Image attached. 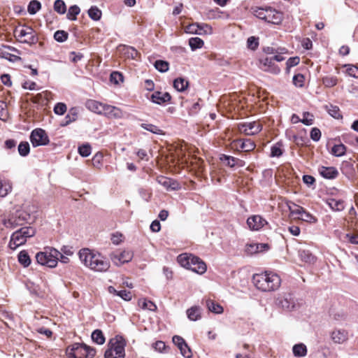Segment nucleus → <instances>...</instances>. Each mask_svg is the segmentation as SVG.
I'll list each match as a JSON object with an SVG mask.
<instances>
[{"label": "nucleus", "instance_id": "obj_34", "mask_svg": "<svg viewBox=\"0 0 358 358\" xmlns=\"http://www.w3.org/2000/svg\"><path fill=\"white\" fill-rule=\"evenodd\" d=\"M299 255L302 261L306 263L312 264L315 261V257L308 250H300Z\"/></svg>", "mask_w": 358, "mask_h": 358}, {"label": "nucleus", "instance_id": "obj_35", "mask_svg": "<svg viewBox=\"0 0 358 358\" xmlns=\"http://www.w3.org/2000/svg\"><path fill=\"white\" fill-rule=\"evenodd\" d=\"M18 261L24 267H27L31 264V259L28 252L25 250L20 252L18 254Z\"/></svg>", "mask_w": 358, "mask_h": 358}, {"label": "nucleus", "instance_id": "obj_11", "mask_svg": "<svg viewBox=\"0 0 358 358\" xmlns=\"http://www.w3.org/2000/svg\"><path fill=\"white\" fill-rule=\"evenodd\" d=\"M133 252L130 250L115 251L110 255L111 261L117 266L130 262L133 258Z\"/></svg>", "mask_w": 358, "mask_h": 358}, {"label": "nucleus", "instance_id": "obj_16", "mask_svg": "<svg viewBox=\"0 0 358 358\" xmlns=\"http://www.w3.org/2000/svg\"><path fill=\"white\" fill-rule=\"evenodd\" d=\"M331 338L335 343H344L348 339V331L341 329H334L331 334Z\"/></svg>", "mask_w": 358, "mask_h": 358}, {"label": "nucleus", "instance_id": "obj_26", "mask_svg": "<svg viewBox=\"0 0 358 358\" xmlns=\"http://www.w3.org/2000/svg\"><path fill=\"white\" fill-rule=\"evenodd\" d=\"M12 190V183L9 180L0 178V197H5Z\"/></svg>", "mask_w": 358, "mask_h": 358}, {"label": "nucleus", "instance_id": "obj_31", "mask_svg": "<svg viewBox=\"0 0 358 358\" xmlns=\"http://www.w3.org/2000/svg\"><path fill=\"white\" fill-rule=\"evenodd\" d=\"M78 117V110L76 108H72L69 110L68 114L65 117V122L62 124V126H66L70 123L76 120Z\"/></svg>", "mask_w": 358, "mask_h": 358}, {"label": "nucleus", "instance_id": "obj_28", "mask_svg": "<svg viewBox=\"0 0 358 358\" xmlns=\"http://www.w3.org/2000/svg\"><path fill=\"white\" fill-rule=\"evenodd\" d=\"M187 317L192 321H196L201 318V309L198 306H192L187 310Z\"/></svg>", "mask_w": 358, "mask_h": 358}, {"label": "nucleus", "instance_id": "obj_59", "mask_svg": "<svg viewBox=\"0 0 358 358\" xmlns=\"http://www.w3.org/2000/svg\"><path fill=\"white\" fill-rule=\"evenodd\" d=\"M301 122L306 125H311L313 124V115L308 112L303 113V119Z\"/></svg>", "mask_w": 358, "mask_h": 358}, {"label": "nucleus", "instance_id": "obj_30", "mask_svg": "<svg viewBox=\"0 0 358 358\" xmlns=\"http://www.w3.org/2000/svg\"><path fill=\"white\" fill-rule=\"evenodd\" d=\"M189 85V82L183 78H178L173 81V87L178 92L185 91Z\"/></svg>", "mask_w": 358, "mask_h": 358}, {"label": "nucleus", "instance_id": "obj_61", "mask_svg": "<svg viewBox=\"0 0 358 358\" xmlns=\"http://www.w3.org/2000/svg\"><path fill=\"white\" fill-rule=\"evenodd\" d=\"M329 114L334 118L338 119L341 117L338 107L331 105L328 108Z\"/></svg>", "mask_w": 358, "mask_h": 358}, {"label": "nucleus", "instance_id": "obj_15", "mask_svg": "<svg viewBox=\"0 0 358 358\" xmlns=\"http://www.w3.org/2000/svg\"><path fill=\"white\" fill-rule=\"evenodd\" d=\"M109 267L110 262L99 253H97L96 259H95L90 269L94 271L103 272L106 271Z\"/></svg>", "mask_w": 358, "mask_h": 358}, {"label": "nucleus", "instance_id": "obj_47", "mask_svg": "<svg viewBox=\"0 0 358 358\" xmlns=\"http://www.w3.org/2000/svg\"><path fill=\"white\" fill-rule=\"evenodd\" d=\"M220 160L223 162L227 166L233 168L236 166V157L226 155H222L220 157Z\"/></svg>", "mask_w": 358, "mask_h": 358}, {"label": "nucleus", "instance_id": "obj_14", "mask_svg": "<svg viewBox=\"0 0 358 358\" xmlns=\"http://www.w3.org/2000/svg\"><path fill=\"white\" fill-rule=\"evenodd\" d=\"M266 224V220L257 215L250 216L247 220V224L250 229L252 231H258Z\"/></svg>", "mask_w": 358, "mask_h": 358}, {"label": "nucleus", "instance_id": "obj_1", "mask_svg": "<svg viewBox=\"0 0 358 358\" xmlns=\"http://www.w3.org/2000/svg\"><path fill=\"white\" fill-rule=\"evenodd\" d=\"M252 280L255 286L262 292L277 290L281 285L280 277L271 271L255 274Z\"/></svg>", "mask_w": 358, "mask_h": 358}, {"label": "nucleus", "instance_id": "obj_12", "mask_svg": "<svg viewBox=\"0 0 358 358\" xmlns=\"http://www.w3.org/2000/svg\"><path fill=\"white\" fill-rule=\"evenodd\" d=\"M238 129L241 132L248 136H253L259 133L262 129V125L255 121L240 124Z\"/></svg>", "mask_w": 358, "mask_h": 358}, {"label": "nucleus", "instance_id": "obj_32", "mask_svg": "<svg viewBox=\"0 0 358 358\" xmlns=\"http://www.w3.org/2000/svg\"><path fill=\"white\" fill-rule=\"evenodd\" d=\"M292 351L295 357H304L307 354L306 346L303 343L294 345L293 346Z\"/></svg>", "mask_w": 358, "mask_h": 358}, {"label": "nucleus", "instance_id": "obj_19", "mask_svg": "<svg viewBox=\"0 0 358 358\" xmlns=\"http://www.w3.org/2000/svg\"><path fill=\"white\" fill-rule=\"evenodd\" d=\"M157 182L168 190H177L180 188V184L176 180L164 176L158 177Z\"/></svg>", "mask_w": 358, "mask_h": 358}, {"label": "nucleus", "instance_id": "obj_54", "mask_svg": "<svg viewBox=\"0 0 358 358\" xmlns=\"http://www.w3.org/2000/svg\"><path fill=\"white\" fill-rule=\"evenodd\" d=\"M199 28H200V24L198 23H193L189 24L185 27V31L189 34H201V31H199Z\"/></svg>", "mask_w": 358, "mask_h": 358}, {"label": "nucleus", "instance_id": "obj_56", "mask_svg": "<svg viewBox=\"0 0 358 358\" xmlns=\"http://www.w3.org/2000/svg\"><path fill=\"white\" fill-rule=\"evenodd\" d=\"M280 144L276 143L271 147V156L273 157H279L282 155V151L280 148Z\"/></svg>", "mask_w": 358, "mask_h": 358}, {"label": "nucleus", "instance_id": "obj_20", "mask_svg": "<svg viewBox=\"0 0 358 358\" xmlns=\"http://www.w3.org/2000/svg\"><path fill=\"white\" fill-rule=\"evenodd\" d=\"M26 241V238L17 230L11 235L8 245L10 249L15 250L17 247L25 243Z\"/></svg>", "mask_w": 358, "mask_h": 358}, {"label": "nucleus", "instance_id": "obj_60", "mask_svg": "<svg viewBox=\"0 0 358 358\" xmlns=\"http://www.w3.org/2000/svg\"><path fill=\"white\" fill-rule=\"evenodd\" d=\"M179 350L180 351L181 355L185 358H191L192 357V351L187 343L182 346H180Z\"/></svg>", "mask_w": 358, "mask_h": 358}, {"label": "nucleus", "instance_id": "obj_53", "mask_svg": "<svg viewBox=\"0 0 358 358\" xmlns=\"http://www.w3.org/2000/svg\"><path fill=\"white\" fill-rule=\"evenodd\" d=\"M305 78L301 73H297L294 76L292 82L296 87H302L304 85Z\"/></svg>", "mask_w": 358, "mask_h": 358}, {"label": "nucleus", "instance_id": "obj_17", "mask_svg": "<svg viewBox=\"0 0 358 358\" xmlns=\"http://www.w3.org/2000/svg\"><path fill=\"white\" fill-rule=\"evenodd\" d=\"M102 115L109 118H121L123 113L120 108L105 103Z\"/></svg>", "mask_w": 358, "mask_h": 358}, {"label": "nucleus", "instance_id": "obj_49", "mask_svg": "<svg viewBox=\"0 0 358 358\" xmlns=\"http://www.w3.org/2000/svg\"><path fill=\"white\" fill-rule=\"evenodd\" d=\"M68 33L64 30H58L54 34V38L55 41L59 43L64 42L68 38Z\"/></svg>", "mask_w": 358, "mask_h": 358}, {"label": "nucleus", "instance_id": "obj_29", "mask_svg": "<svg viewBox=\"0 0 358 358\" xmlns=\"http://www.w3.org/2000/svg\"><path fill=\"white\" fill-rule=\"evenodd\" d=\"M206 306L208 309L215 314H221L223 313V308L217 303H215L214 301L210 299H208L206 301Z\"/></svg>", "mask_w": 358, "mask_h": 358}, {"label": "nucleus", "instance_id": "obj_38", "mask_svg": "<svg viewBox=\"0 0 358 358\" xmlns=\"http://www.w3.org/2000/svg\"><path fill=\"white\" fill-rule=\"evenodd\" d=\"M122 51L128 58L131 59H136L138 54L134 48L127 45H122Z\"/></svg>", "mask_w": 358, "mask_h": 358}, {"label": "nucleus", "instance_id": "obj_51", "mask_svg": "<svg viewBox=\"0 0 358 358\" xmlns=\"http://www.w3.org/2000/svg\"><path fill=\"white\" fill-rule=\"evenodd\" d=\"M91 146L90 144L86 143L83 144L78 147V152L79 154L84 157H87L91 154Z\"/></svg>", "mask_w": 358, "mask_h": 358}, {"label": "nucleus", "instance_id": "obj_5", "mask_svg": "<svg viewBox=\"0 0 358 358\" xmlns=\"http://www.w3.org/2000/svg\"><path fill=\"white\" fill-rule=\"evenodd\" d=\"M254 15L260 20L274 24H279L283 18L282 13L271 7L256 8Z\"/></svg>", "mask_w": 358, "mask_h": 358}, {"label": "nucleus", "instance_id": "obj_42", "mask_svg": "<svg viewBox=\"0 0 358 358\" xmlns=\"http://www.w3.org/2000/svg\"><path fill=\"white\" fill-rule=\"evenodd\" d=\"M203 41L199 37H193L189 38V45L192 49V50H195L196 49L202 48L203 45Z\"/></svg>", "mask_w": 358, "mask_h": 358}, {"label": "nucleus", "instance_id": "obj_23", "mask_svg": "<svg viewBox=\"0 0 358 358\" xmlns=\"http://www.w3.org/2000/svg\"><path fill=\"white\" fill-rule=\"evenodd\" d=\"M325 203L333 211H342L345 208L344 201L342 199H335L329 197L325 200Z\"/></svg>", "mask_w": 358, "mask_h": 358}, {"label": "nucleus", "instance_id": "obj_4", "mask_svg": "<svg viewBox=\"0 0 358 358\" xmlns=\"http://www.w3.org/2000/svg\"><path fill=\"white\" fill-rule=\"evenodd\" d=\"M60 252L52 247H45L43 250L36 253V259L38 264L50 268L57 266Z\"/></svg>", "mask_w": 358, "mask_h": 358}, {"label": "nucleus", "instance_id": "obj_10", "mask_svg": "<svg viewBox=\"0 0 358 358\" xmlns=\"http://www.w3.org/2000/svg\"><path fill=\"white\" fill-rule=\"evenodd\" d=\"M276 304L283 310L292 311L296 308L294 297L291 294H284L276 299Z\"/></svg>", "mask_w": 358, "mask_h": 358}, {"label": "nucleus", "instance_id": "obj_37", "mask_svg": "<svg viewBox=\"0 0 358 358\" xmlns=\"http://www.w3.org/2000/svg\"><path fill=\"white\" fill-rule=\"evenodd\" d=\"M88 15L92 20L97 21L101 19L102 13L96 6H92L88 10Z\"/></svg>", "mask_w": 358, "mask_h": 358}, {"label": "nucleus", "instance_id": "obj_13", "mask_svg": "<svg viewBox=\"0 0 358 358\" xmlns=\"http://www.w3.org/2000/svg\"><path fill=\"white\" fill-rule=\"evenodd\" d=\"M79 258L85 266L91 268L93 263L96 259L97 253H94L88 248H83L79 251Z\"/></svg>", "mask_w": 358, "mask_h": 358}, {"label": "nucleus", "instance_id": "obj_36", "mask_svg": "<svg viewBox=\"0 0 358 358\" xmlns=\"http://www.w3.org/2000/svg\"><path fill=\"white\" fill-rule=\"evenodd\" d=\"M80 12V9L77 5L71 6L69 8L66 17L70 20H76Z\"/></svg>", "mask_w": 358, "mask_h": 358}, {"label": "nucleus", "instance_id": "obj_50", "mask_svg": "<svg viewBox=\"0 0 358 358\" xmlns=\"http://www.w3.org/2000/svg\"><path fill=\"white\" fill-rule=\"evenodd\" d=\"M30 147L28 142H21L18 145V152L22 156L25 157L29 153Z\"/></svg>", "mask_w": 358, "mask_h": 358}, {"label": "nucleus", "instance_id": "obj_55", "mask_svg": "<svg viewBox=\"0 0 358 358\" xmlns=\"http://www.w3.org/2000/svg\"><path fill=\"white\" fill-rule=\"evenodd\" d=\"M247 45L248 48L252 50H256L259 45L258 38L255 36L249 37L247 41Z\"/></svg>", "mask_w": 358, "mask_h": 358}, {"label": "nucleus", "instance_id": "obj_25", "mask_svg": "<svg viewBox=\"0 0 358 358\" xmlns=\"http://www.w3.org/2000/svg\"><path fill=\"white\" fill-rule=\"evenodd\" d=\"M236 145L244 152H250L255 148V143L250 139H239L235 141Z\"/></svg>", "mask_w": 358, "mask_h": 358}, {"label": "nucleus", "instance_id": "obj_8", "mask_svg": "<svg viewBox=\"0 0 358 358\" xmlns=\"http://www.w3.org/2000/svg\"><path fill=\"white\" fill-rule=\"evenodd\" d=\"M31 220L29 213L24 210H17L9 218L3 220V223L7 228H14L22 225L24 222H29Z\"/></svg>", "mask_w": 358, "mask_h": 358}, {"label": "nucleus", "instance_id": "obj_40", "mask_svg": "<svg viewBox=\"0 0 358 358\" xmlns=\"http://www.w3.org/2000/svg\"><path fill=\"white\" fill-rule=\"evenodd\" d=\"M323 85L327 87H332L337 85L338 78L334 76H327L322 79Z\"/></svg>", "mask_w": 358, "mask_h": 358}, {"label": "nucleus", "instance_id": "obj_57", "mask_svg": "<svg viewBox=\"0 0 358 358\" xmlns=\"http://www.w3.org/2000/svg\"><path fill=\"white\" fill-rule=\"evenodd\" d=\"M299 219L308 222H315L317 220V219L313 215L307 212L306 210H303V213Z\"/></svg>", "mask_w": 358, "mask_h": 358}, {"label": "nucleus", "instance_id": "obj_41", "mask_svg": "<svg viewBox=\"0 0 358 358\" xmlns=\"http://www.w3.org/2000/svg\"><path fill=\"white\" fill-rule=\"evenodd\" d=\"M41 8V4L36 0H32L29 2L27 10L30 15L36 14Z\"/></svg>", "mask_w": 358, "mask_h": 358}, {"label": "nucleus", "instance_id": "obj_33", "mask_svg": "<svg viewBox=\"0 0 358 358\" xmlns=\"http://www.w3.org/2000/svg\"><path fill=\"white\" fill-rule=\"evenodd\" d=\"M92 339L93 342L98 345H102L105 343L106 338L103 332L100 329H96L92 333Z\"/></svg>", "mask_w": 358, "mask_h": 358}, {"label": "nucleus", "instance_id": "obj_27", "mask_svg": "<svg viewBox=\"0 0 358 358\" xmlns=\"http://www.w3.org/2000/svg\"><path fill=\"white\" fill-rule=\"evenodd\" d=\"M287 208L290 215L296 219H299L305 210L303 207L292 202L287 203Z\"/></svg>", "mask_w": 358, "mask_h": 358}, {"label": "nucleus", "instance_id": "obj_24", "mask_svg": "<svg viewBox=\"0 0 358 358\" xmlns=\"http://www.w3.org/2000/svg\"><path fill=\"white\" fill-rule=\"evenodd\" d=\"M104 104L92 99L87 100L85 103L86 108L88 110L100 115H102Z\"/></svg>", "mask_w": 358, "mask_h": 358}, {"label": "nucleus", "instance_id": "obj_62", "mask_svg": "<svg viewBox=\"0 0 358 358\" xmlns=\"http://www.w3.org/2000/svg\"><path fill=\"white\" fill-rule=\"evenodd\" d=\"M8 117V112L6 110V103L4 101H0V119L6 120Z\"/></svg>", "mask_w": 358, "mask_h": 358}, {"label": "nucleus", "instance_id": "obj_58", "mask_svg": "<svg viewBox=\"0 0 358 358\" xmlns=\"http://www.w3.org/2000/svg\"><path fill=\"white\" fill-rule=\"evenodd\" d=\"M66 106L64 103H57L54 107V112L57 115H64L66 111Z\"/></svg>", "mask_w": 358, "mask_h": 358}, {"label": "nucleus", "instance_id": "obj_46", "mask_svg": "<svg viewBox=\"0 0 358 358\" xmlns=\"http://www.w3.org/2000/svg\"><path fill=\"white\" fill-rule=\"evenodd\" d=\"M20 233L27 239V238L32 237L36 234V230L31 227H24L20 228L19 230Z\"/></svg>", "mask_w": 358, "mask_h": 358}, {"label": "nucleus", "instance_id": "obj_48", "mask_svg": "<svg viewBox=\"0 0 358 358\" xmlns=\"http://www.w3.org/2000/svg\"><path fill=\"white\" fill-rule=\"evenodd\" d=\"M157 70L162 73L166 72L169 70V64L167 62L163 60H157L154 64Z\"/></svg>", "mask_w": 358, "mask_h": 358}, {"label": "nucleus", "instance_id": "obj_52", "mask_svg": "<svg viewBox=\"0 0 358 358\" xmlns=\"http://www.w3.org/2000/svg\"><path fill=\"white\" fill-rule=\"evenodd\" d=\"M346 68V73L351 77L358 78V67L352 64H346L344 66Z\"/></svg>", "mask_w": 358, "mask_h": 358}, {"label": "nucleus", "instance_id": "obj_18", "mask_svg": "<svg viewBox=\"0 0 358 358\" xmlns=\"http://www.w3.org/2000/svg\"><path fill=\"white\" fill-rule=\"evenodd\" d=\"M171 99V96L168 92H162L156 91L153 92L150 96V100L157 104L162 105L164 103L169 102Z\"/></svg>", "mask_w": 358, "mask_h": 358}, {"label": "nucleus", "instance_id": "obj_2", "mask_svg": "<svg viewBox=\"0 0 358 358\" xmlns=\"http://www.w3.org/2000/svg\"><path fill=\"white\" fill-rule=\"evenodd\" d=\"M177 260L182 267L196 273L203 274L206 271V264L200 258L191 254H181L178 257Z\"/></svg>", "mask_w": 358, "mask_h": 358}, {"label": "nucleus", "instance_id": "obj_45", "mask_svg": "<svg viewBox=\"0 0 358 358\" xmlns=\"http://www.w3.org/2000/svg\"><path fill=\"white\" fill-rule=\"evenodd\" d=\"M138 305L144 310L155 311L157 309V306L153 302L151 301H146L145 299L143 301L139 300Z\"/></svg>", "mask_w": 358, "mask_h": 358}, {"label": "nucleus", "instance_id": "obj_39", "mask_svg": "<svg viewBox=\"0 0 358 358\" xmlns=\"http://www.w3.org/2000/svg\"><path fill=\"white\" fill-rule=\"evenodd\" d=\"M346 147L341 143L334 145L331 148V154L336 157H342L345 154Z\"/></svg>", "mask_w": 358, "mask_h": 358}, {"label": "nucleus", "instance_id": "obj_21", "mask_svg": "<svg viewBox=\"0 0 358 358\" xmlns=\"http://www.w3.org/2000/svg\"><path fill=\"white\" fill-rule=\"evenodd\" d=\"M268 245L265 243H252L245 246V251L248 255H253L267 250Z\"/></svg>", "mask_w": 358, "mask_h": 358}, {"label": "nucleus", "instance_id": "obj_64", "mask_svg": "<svg viewBox=\"0 0 358 358\" xmlns=\"http://www.w3.org/2000/svg\"><path fill=\"white\" fill-rule=\"evenodd\" d=\"M321 137V131L319 129L314 127L310 131V138L314 141H318Z\"/></svg>", "mask_w": 358, "mask_h": 358}, {"label": "nucleus", "instance_id": "obj_7", "mask_svg": "<svg viewBox=\"0 0 358 358\" xmlns=\"http://www.w3.org/2000/svg\"><path fill=\"white\" fill-rule=\"evenodd\" d=\"M66 354L69 358H93L96 350L85 344L74 343L66 348Z\"/></svg>", "mask_w": 358, "mask_h": 358}, {"label": "nucleus", "instance_id": "obj_43", "mask_svg": "<svg viewBox=\"0 0 358 358\" xmlns=\"http://www.w3.org/2000/svg\"><path fill=\"white\" fill-rule=\"evenodd\" d=\"M141 127L144 129L149 131L155 134H164V132L157 126L152 124L143 123Z\"/></svg>", "mask_w": 358, "mask_h": 358}, {"label": "nucleus", "instance_id": "obj_63", "mask_svg": "<svg viewBox=\"0 0 358 358\" xmlns=\"http://www.w3.org/2000/svg\"><path fill=\"white\" fill-rule=\"evenodd\" d=\"M262 70L273 74H278L280 72V69L275 64H272L269 67H262Z\"/></svg>", "mask_w": 358, "mask_h": 358}, {"label": "nucleus", "instance_id": "obj_6", "mask_svg": "<svg viewBox=\"0 0 358 358\" xmlns=\"http://www.w3.org/2000/svg\"><path fill=\"white\" fill-rule=\"evenodd\" d=\"M14 36L18 41L29 45H34L38 41L36 31L31 27L26 25L16 27L14 30Z\"/></svg>", "mask_w": 358, "mask_h": 358}, {"label": "nucleus", "instance_id": "obj_3", "mask_svg": "<svg viewBox=\"0 0 358 358\" xmlns=\"http://www.w3.org/2000/svg\"><path fill=\"white\" fill-rule=\"evenodd\" d=\"M126 345L125 339L121 336L111 338L108 344V349L104 354L105 358H124Z\"/></svg>", "mask_w": 358, "mask_h": 358}, {"label": "nucleus", "instance_id": "obj_22", "mask_svg": "<svg viewBox=\"0 0 358 358\" xmlns=\"http://www.w3.org/2000/svg\"><path fill=\"white\" fill-rule=\"evenodd\" d=\"M319 172L320 175L327 179H334L336 178L338 175V170L333 166L325 167L321 166L319 168Z\"/></svg>", "mask_w": 358, "mask_h": 358}, {"label": "nucleus", "instance_id": "obj_44", "mask_svg": "<svg viewBox=\"0 0 358 358\" xmlns=\"http://www.w3.org/2000/svg\"><path fill=\"white\" fill-rule=\"evenodd\" d=\"M54 10L59 14H64L66 12V6L63 0H56L54 3Z\"/></svg>", "mask_w": 358, "mask_h": 358}, {"label": "nucleus", "instance_id": "obj_9", "mask_svg": "<svg viewBox=\"0 0 358 358\" xmlns=\"http://www.w3.org/2000/svg\"><path fill=\"white\" fill-rule=\"evenodd\" d=\"M30 141L34 147L46 145L49 143V138L42 129H36L32 131L30 135Z\"/></svg>", "mask_w": 358, "mask_h": 358}]
</instances>
